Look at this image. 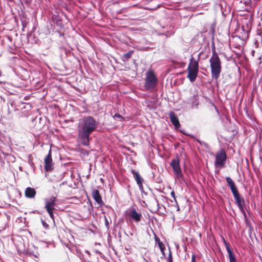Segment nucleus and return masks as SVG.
<instances>
[{
	"label": "nucleus",
	"instance_id": "5",
	"mask_svg": "<svg viewBox=\"0 0 262 262\" xmlns=\"http://www.w3.org/2000/svg\"><path fill=\"white\" fill-rule=\"evenodd\" d=\"M227 159V155L224 149H221L216 153L215 156V165L216 167L222 168L224 167Z\"/></svg>",
	"mask_w": 262,
	"mask_h": 262
},
{
	"label": "nucleus",
	"instance_id": "26",
	"mask_svg": "<svg viewBox=\"0 0 262 262\" xmlns=\"http://www.w3.org/2000/svg\"><path fill=\"white\" fill-rule=\"evenodd\" d=\"M169 253L167 260V262H172L173 260H172V254L170 250V249H169Z\"/></svg>",
	"mask_w": 262,
	"mask_h": 262
},
{
	"label": "nucleus",
	"instance_id": "14",
	"mask_svg": "<svg viewBox=\"0 0 262 262\" xmlns=\"http://www.w3.org/2000/svg\"><path fill=\"white\" fill-rule=\"evenodd\" d=\"M170 121L171 123L174 125L175 128H178L180 126V123L179 119L175 113L173 112H171L169 114Z\"/></svg>",
	"mask_w": 262,
	"mask_h": 262
},
{
	"label": "nucleus",
	"instance_id": "10",
	"mask_svg": "<svg viewBox=\"0 0 262 262\" xmlns=\"http://www.w3.org/2000/svg\"><path fill=\"white\" fill-rule=\"evenodd\" d=\"M92 196L95 202L100 206H102L104 205V202L102 200V197L99 193V191L97 189H94L92 191Z\"/></svg>",
	"mask_w": 262,
	"mask_h": 262
},
{
	"label": "nucleus",
	"instance_id": "7",
	"mask_svg": "<svg viewBox=\"0 0 262 262\" xmlns=\"http://www.w3.org/2000/svg\"><path fill=\"white\" fill-rule=\"evenodd\" d=\"M170 166L172 168L173 171L176 175V177L179 179H183V176L180 168V162L178 158L172 159L170 163Z\"/></svg>",
	"mask_w": 262,
	"mask_h": 262
},
{
	"label": "nucleus",
	"instance_id": "23",
	"mask_svg": "<svg viewBox=\"0 0 262 262\" xmlns=\"http://www.w3.org/2000/svg\"><path fill=\"white\" fill-rule=\"evenodd\" d=\"M115 120H119L120 121L123 120V117L119 114H115L113 116Z\"/></svg>",
	"mask_w": 262,
	"mask_h": 262
},
{
	"label": "nucleus",
	"instance_id": "45",
	"mask_svg": "<svg viewBox=\"0 0 262 262\" xmlns=\"http://www.w3.org/2000/svg\"><path fill=\"white\" fill-rule=\"evenodd\" d=\"M61 13L62 15H64L65 17H66V15L62 11L61 12Z\"/></svg>",
	"mask_w": 262,
	"mask_h": 262
},
{
	"label": "nucleus",
	"instance_id": "24",
	"mask_svg": "<svg viewBox=\"0 0 262 262\" xmlns=\"http://www.w3.org/2000/svg\"><path fill=\"white\" fill-rule=\"evenodd\" d=\"M196 141L202 145H203L206 148H208L209 146L208 144L204 141H202L200 140L197 139Z\"/></svg>",
	"mask_w": 262,
	"mask_h": 262
},
{
	"label": "nucleus",
	"instance_id": "32",
	"mask_svg": "<svg viewBox=\"0 0 262 262\" xmlns=\"http://www.w3.org/2000/svg\"><path fill=\"white\" fill-rule=\"evenodd\" d=\"M245 206V205H242V207H241V206H238V208H239V209L240 210V211H241V212H242V213H245V209H244Z\"/></svg>",
	"mask_w": 262,
	"mask_h": 262
},
{
	"label": "nucleus",
	"instance_id": "15",
	"mask_svg": "<svg viewBox=\"0 0 262 262\" xmlns=\"http://www.w3.org/2000/svg\"><path fill=\"white\" fill-rule=\"evenodd\" d=\"M233 195L238 207L241 206V207H242V205H245L244 199L241 195L239 192L233 194Z\"/></svg>",
	"mask_w": 262,
	"mask_h": 262
},
{
	"label": "nucleus",
	"instance_id": "21",
	"mask_svg": "<svg viewBox=\"0 0 262 262\" xmlns=\"http://www.w3.org/2000/svg\"><path fill=\"white\" fill-rule=\"evenodd\" d=\"M225 246L226 247L227 251V252L228 253L229 256H230L231 255H234V254L233 253L231 248H230V246L229 243L226 244V245H225Z\"/></svg>",
	"mask_w": 262,
	"mask_h": 262
},
{
	"label": "nucleus",
	"instance_id": "18",
	"mask_svg": "<svg viewBox=\"0 0 262 262\" xmlns=\"http://www.w3.org/2000/svg\"><path fill=\"white\" fill-rule=\"evenodd\" d=\"M131 172L133 174V177L135 180H136L137 184L139 183H140L141 182H143V179L141 177L140 173L138 171H136L135 170L132 169Z\"/></svg>",
	"mask_w": 262,
	"mask_h": 262
},
{
	"label": "nucleus",
	"instance_id": "19",
	"mask_svg": "<svg viewBox=\"0 0 262 262\" xmlns=\"http://www.w3.org/2000/svg\"><path fill=\"white\" fill-rule=\"evenodd\" d=\"M191 102L192 108H197L199 105L198 96L197 95H193L191 98Z\"/></svg>",
	"mask_w": 262,
	"mask_h": 262
},
{
	"label": "nucleus",
	"instance_id": "13",
	"mask_svg": "<svg viewBox=\"0 0 262 262\" xmlns=\"http://www.w3.org/2000/svg\"><path fill=\"white\" fill-rule=\"evenodd\" d=\"M226 180L233 194H234L235 193L238 192V189L234 182L230 177H227L226 178Z\"/></svg>",
	"mask_w": 262,
	"mask_h": 262
},
{
	"label": "nucleus",
	"instance_id": "6",
	"mask_svg": "<svg viewBox=\"0 0 262 262\" xmlns=\"http://www.w3.org/2000/svg\"><path fill=\"white\" fill-rule=\"evenodd\" d=\"M13 84L4 81H0V90L8 95H14L16 91Z\"/></svg>",
	"mask_w": 262,
	"mask_h": 262
},
{
	"label": "nucleus",
	"instance_id": "37",
	"mask_svg": "<svg viewBox=\"0 0 262 262\" xmlns=\"http://www.w3.org/2000/svg\"><path fill=\"white\" fill-rule=\"evenodd\" d=\"M222 240H223V243L224 244V245H226V244L228 243V242H227V241L225 240V239L224 238V237L223 236H222Z\"/></svg>",
	"mask_w": 262,
	"mask_h": 262
},
{
	"label": "nucleus",
	"instance_id": "16",
	"mask_svg": "<svg viewBox=\"0 0 262 262\" xmlns=\"http://www.w3.org/2000/svg\"><path fill=\"white\" fill-rule=\"evenodd\" d=\"M36 193L35 189L30 187H27L25 192V196L30 199L34 198Z\"/></svg>",
	"mask_w": 262,
	"mask_h": 262
},
{
	"label": "nucleus",
	"instance_id": "29",
	"mask_svg": "<svg viewBox=\"0 0 262 262\" xmlns=\"http://www.w3.org/2000/svg\"><path fill=\"white\" fill-rule=\"evenodd\" d=\"M246 225H249V235L250 236H251V234L252 233V228L251 227V226L250 225V223L246 221Z\"/></svg>",
	"mask_w": 262,
	"mask_h": 262
},
{
	"label": "nucleus",
	"instance_id": "3",
	"mask_svg": "<svg viewBox=\"0 0 262 262\" xmlns=\"http://www.w3.org/2000/svg\"><path fill=\"white\" fill-rule=\"evenodd\" d=\"M158 78L155 72L149 70L146 73V77L144 80V88L146 91H152L157 86Z\"/></svg>",
	"mask_w": 262,
	"mask_h": 262
},
{
	"label": "nucleus",
	"instance_id": "4",
	"mask_svg": "<svg viewBox=\"0 0 262 262\" xmlns=\"http://www.w3.org/2000/svg\"><path fill=\"white\" fill-rule=\"evenodd\" d=\"M199 66V61L194 60V58L191 57L187 68L188 75L187 76L191 82H193L198 77Z\"/></svg>",
	"mask_w": 262,
	"mask_h": 262
},
{
	"label": "nucleus",
	"instance_id": "46",
	"mask_svg": "<svg viewBox=\"0 0 262 262\" xmlns=\"http://www.w3.org/2000/svg\"><path fill=\"white\" fill-rule=\"evenodd\" d=\"M2 71L0 70V77L2 76Z\"/></svg>",
	"mask_w": 262,
	"mask_h": 262
},
{
	"label": "nucleus",
	"instance_id": "38",
	"mask_svg": "<svg viewBox=\"0 0 262 262\" xmlns=\"http://www.w3.org/2000/svg\"><path fill=\"white\" fill-rule=\"evenodd\" d=\"M32 0H26L25 3L29 4L31 3Z\"/></svg>",
	"mask_w": 262,
	"mask_h": 262
},
{
	"label": "nucleus",
	"instance_id": "25",
	"mask_svg": "<svg viewBox=\"0 0 262 262\" xmlns=\"http://www.w3.org/2000/svg\"><path fill=\"white\" fill-rule=\"evenodd\" d=\"M79 151L80 152V153L81 154H82L84 156H85V155L88 156L89 155V152L86 150H85L84 149L80 148L79 149Z\"/></svg>",
	"mask_w": 262,
	"mask_h": 262
},
{
	"label": "nucleus",
	"instance_id": "40",
	"mask_svg": "<svg viewBox=\"0 0 262 262\" xmlns=\"http://www.w3.org/2000/svg\"><path fill=\"white\" fill-rule=\"evenodd\" d=\"M142 194H144L145 195H147V193L144 191V189H143V191H140Z\"/></svg>",
	"mask_w": 262,
	"mask_h": 262
},
{
	"label": "nucleus",
	"instance_id": "8",
	"mask_svg": "<svg viewBox=\"0 0 262 262\" xmlns=\"http://www.w3.org/2000/svg\"><path fill=\"white\" fill-rule=\"evenodd\" d=\"M51 150L45 158V170L48 172L51 171L53 168Z\"/></svg>",
	"mask_w": 262,
	"mask_h": 262
},
{
	"label": "nucleus",
	"instance_id": "20",
	"mask_svg": "<svg viewBox=\"0 0 262 262\" xmlns=\"http://www.w3.org/2000/svg\"><path fill=\"white\" fill-rule=\"evenodd\" d=\"M134 52V50L130 51L128 52L127 53H126L123 54V55L122 56V60L123 61H125V60H127L128 59L130 58Z\"/></svg>",
	"mask_w": 262,
	"mask_h": 262
},
{
	"label": "nucleus",
	"instance_id": "17",
	"mask_svg": "<svg viewBox=\"0 0 262 262\" xmlns=\"http://www.w3.org/2000/svg\"><path fill=\"white\" fill-rule=\"evenodd\" d=\"M155 239L156 243L158 244V245L160 249V251H161V253H162L163 256H165V253L164 252V250L165 249V245L160 241V239L157 236H156V235L155 236Z\"/></svg>",
	"mask_w": 262,
	"mask_h": 262
},
{
	"label": "nucleus",
	"instance_id": "44",
	"mask_svg": "<svg viewBox=\"0 0 262 262\" xmlns=\"http://www.w3.org/2000/svg\"><path fill=\"white\" fill-rule=\"evenodd\" d=\"M243 214L244 216V217L246 219H247V215L246 214V212L243 213Z\"/></svg>",
	"mask_w": 262,
	"mask_h": 262
},
{
	"label": "nucleus",
	"instance_id": "11",
	"mask_svg": "<svg viewBox=\"0 0 262 262\" xmlns=\"http://www.w3.org/2000/svg\"><path fill=\"white\" fill-rule=\"evenodd\" d=\"M45 201V208L46 209H55L56 205V198L55 196H51L49 199H46Z\"/></svg>",
	"mask_w": 262,
	"mask_h": 262
},
{
	"label": "nucleus",
	"instance_id": "39",
	"mask_svg": "<svg viewBox=\"0 0 262 262\" xmlns=\"http://www.w3.org/2000/svg\"><path fill=\"white\" fill-rule=\"evenodd\" d=\"M176 203L177 208V211H179L180 210V208H179V206L178 205V202H177V203Z\"/></svg>",
	"mask_w": 262,
	"mask_h": 262
},
{
	"label": "nucleus",
	"instance_id": "34",
	"mask_svg": "<svg viewBox=\"0 0 262 262\" xmlns=\"http://www.w3.org/2000/svg\"><path fill=\"white\" fill-rule=\"evenodd\" d=\"M196 256L194 254H193L192 255V257H191V262H196Z\"/></svg>",
	"mask_w": 262,
	"mask_h": 262
},
{
	"label": "nucleus",
	"instance_id": "22",
	"mask_svg": "<svg viewBox=\"0 0 262 262\" xmlns=\"http://www.w3.org/2000/svg\"><path fill=\"white\" fill-rule=\"evenodd\" d=\"M55 209H46L48 213H49L50 217L53 220V222H54V216L53 214V211Z\"/></svg>",
	"mask_w": 262,
	"mask_h": 262
},
{
	"label": "nucleus",
	"instance_id": "9",
	"mask_svg": "<svg viewBox=\"0 0 262 262\" xmlns=\"http://www.w3.org/2000/svg\"><path fill=\"white\" fill-rule=\"evenodd\" d=\"M51 19L52 22L56 26L60 29L64 28V25L62 23L61 16L57 13L53 14L52 16Z\"/></svg>",
	"mask_w": 262,
	"mask_h": 262
},
{
	"label": "nucleus",
	"instance_id": "41",
	"mask_svg": "<svg viewBox=\"0 0 262 262\" xmlns=\"http://www.w3.org/2000/svg\"><path fill=\"white\" fill-rule=\"evenodd\" d=\"M182 132L183 134H185V135H187V136H190V137H193V135L186 134L184 133L183 132Z\"/></svg>",
	"mask_w": 262,
	"mask_h": 262
},
{
	"label": "nucleus",
	"instance_id": "2",
	"mask_svg": "<svg viewBox=\"0 0 262 262\" xmlns=\"http://www.w3.org/2000/svg\"><path fill=\"white\" fill-rule=\"evenodd\" d=\"M212 45V55L209 59L211 78L217 80L222 72V61L216 51L214 42Z\"/></svg>",
	"mask_w": 262,
	"mask_h": 262
},
{
	"label": "nucleus",
	"instance_id": "27",
	"mask_svg": "<svg viewBox=\"0 0 262 262\" xmlns=\"http://www.w3.org/2000/svg\"><path fill=\"white\" fill-rule=\"evenodd\" d=\"M229 262H237V260L234 255L229 256Z\"/></svg>",
	"mask_w": 262,
	"mask_h": 262
},
{
	"label": "nucleus",
	"instance_id": "30",
	"mask_svg": "<svg viewBox=\"0 0 262 262\" xmlns=\"http://www.w3.org/2000/svg\"><path fill=\"white\" fill-rule=\"evenodd\" d=\"M137 185H138L139 190L140 191H143V189H144L143 186V182H141L140 183H138Z\"/></svg>",
	"mask_w": 262,
	"mask_h": 262
},
{
	"label": "nucleus",
	"instance_id": "36",
	"mask_svg": "<svg viewBox=\"0 0 262 262\" xmlns=\"http://www.w3.org/2000/svg\"><path fill=\"white\" fill-rule=\"evenodd\" d=\"M95 252L98 255H102V253L98 250H95Z\"/></svg>",
	"mask_w": 262,
	"mask_h": 262
},
{
	"label": "nucleus",
	"instance_id": "35",
	"mask_svg": "<svg viewBox=\"0 0 262 262\" xmlns=\"http://www.w3.org/2000/svg\"><path fill=\"white\" fill-rule=\"evenodd\" d=\"M56 32L59 34V36H63L64 35L63 32H61L60 31H57Z\"/></svg>",
	"mask_w": 262,
	"mask_h": 262
},
{
	"label": "nucleus",
	"instance_id": "12",
	"mask_svg": "<svg viewBox=\"0 0 262 262\" xmlns=\"http://www.w3.org/2000/svg\"><path fill=\"white\" fill-rule=\"evenodd\" d=\"M129 215L132 220L136 222L140 221L142 217V214L140 213L137 212L135 208H133L130 210Z\"/></svg>",
	"mask_w": 262,
	"mask_h": 262
},
{
	"label": "nucleus",
	"instance_id": "31",
	"mask_svg": "<svg viewBox=\"0 0 262 262\" xmlns=\"http://www.w3.org/2000/svg\"><path fill=\"white\" fill-rule=\"evenodd\" d=\"M105 218V225L106 227L108 229L109 228V222L108 221V220L107 219L106 216H104Z\"/></svg>",
	"mask_w": 262,
	"mask_h": 262
},
{
	"label": "nucleus",
	"instance_id": "42",
	"mask_svg": "<svg viewBox=\"0 0 262 262\" xmlns=\"http://www.w3.org/2000/svg\"><path fill=\"white\" fill-rule=\"evenodd\" d=\"M85 252L86 253H87L88 254H89V255H91V253H90V251H88V250H85Z\"/></svg>",
	"mask_w": 262,
	"mask_h": 262
},
{
	"label": "nucleus",
	"instance_id": "47",
	"mask_svg": "<svg viewBox=\"0 0 262 262\" xmlns=\"http://www.w3.org/2000/svg\"><path fill=\"white\" fill-rule=\"evenodd\" d=\"M158 209H159V208H160L159 207V204L158 203Z\"/></svg>",
	"mask_w": 262,
	"mask_h": 262
},
{
	"label": "nucleus",
	"instance_id": "33",
	"mask_svg": "<svg viewBox=\"0 0 262 262\" xmlns=\"http://www.w3.org/2000/svg\"><path fill=\"white\" fill-rule=\"evenodd\" d=\"M170 194H171V196L173 198V200H175V203H177V200H176V196H175V193H174V190H172Z\"/></svg>",
	"mask_w": 262,
	"mask_h": 262
},
{
	"label": "nucleus",
	"instance_id": "28",
	"mask_svg": "<svg viewBox=\"0 0 262 262\" xmlns=\"http://www.w3.org/2000/svg\"><path fill=\"white\" fill-rule=\"evenodd\" d=\"M41 223L42 226L45 229L48 228L49 225L48 224L45 222V221L41 219Z\"/></svg>",
	"mask_w": 262,
	"mask_h": 262
},
{
	"label": "nucleus",
	"instance_id": "1",
	"mask_svg": "<svg viewBox=\"0 0 262 262\" xmlns=\"http://www.w3.org/2000/svg\"><path fill=\"white\" fill-rule=\"evenodd\" d=\"M98 126V122L91 116H84L79 120L78 123V142L82 145L89 146L91 139V134L95 132Z\"/></svg>",
	"mask_w": 262,
	"mask_h": 262
},
{
	"label": "nucleus",
	"instance_id": "43",
	"mask_svg": "<svg viewBox=\"0 0 262 262\" xmlns=\"http://www.w3.org/2000/svg\"><path fill=\"white\" fill-rule=\"evenodd\" d=\"M101 257H102V258H105V256L103 254H102V255H99Z\"/></svg>",
	"mask_w": 262,
	"mask_h": 262
}]
</instances>
